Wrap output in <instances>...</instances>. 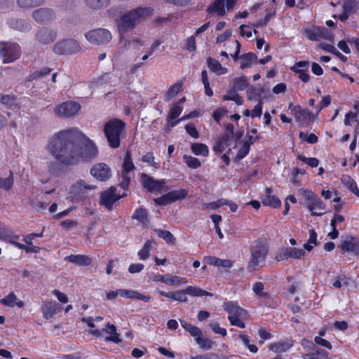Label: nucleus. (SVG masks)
<instances>
[{
  "label": "nucleus",
  "mask_w": 359,
  "mask_h": 359,
  "mask_svg": "<svg viewBox=\"0 0 359 359\" xmlns=\"http://www.w3.org/2000/svg\"><path fill=\"white\" fill-rule=\"evenodd\" d=\"M85 139V135L78 128L61 130L52 138L48 150L60 163L74 165L79 163L78 149Z\"/></svg>",
  "instance_id": "f257e3e1"
},
{
  "label": "nucleus",
  "mask_w": 359,
  "mask_h": 359,
  "mask_svg": "<svg viewBox=\"0 0 359 359\" xmlns=\"http://www.w3.org/2000/svg\"><path fill=\"white\" fill-rule=\"evenodd\" d=\"M151 14L152 10L150 8L138 7L122 15L116 20L120 41L123 40V35L126 33L131 31L136 25L151 16Z\"/></svg>",
  "instance_id": "f03ea898"
},
{
  "label": "nucleus",
  "mask_w": 359,
  "mask_h": 359,
  "mask_svg": "<svg viewBox=\"0 0 359 359\" xmlns=\"http://www.w3.org/2000/svg\"><path fill=\"white\" fill-rule=\"evenodd\" d=\"M104 133L110 147L118 148L121 139L126 135V123L120 119H112L104 126Z\"/></svg>",
  "instance_id": "7ed1b4c3"
},
{
  "label": "nucleus",
  "mask_w": 359,
  "mask_h": 359,
  "mask_svg": "<svg viewBox=\"0 0 359 359\" xmlns=\"http://www.w3.org/2000/svg\"><path fill=\"white\" fill-rule=\"evenodd\" d=\"M269 252V250L267 245L262 243V242H256L251 248V255L247 267L248 271H254L262 266Z\"/></svg>",
  "instance_id": "20e7f679"
},
{
  "label": "nucleus",
  "mask_w": 359,
  "mask_h": 359,
  "mask_svg": "<svg viewBox=\"0 0 359 359\" xmlns=\"http://www.w3.org/2000/svg\"><path fill=\"white\" fill-rule=\"evenodd\" d=\"M299 193L304 198V204L311 212L313 216H321L324 213L317 212L316 210L323 211L325 210V204L321 201V199L314 194L312 191L300 189Z\"/></svg>",
  "instance_id": "39448f33"
},
{
  "label": "nucleus",
  "mask_w": 359,
  "mask_h": 359,
  "mask_svg": "<svg viewBox=\"0 0 359 359\" xmlns=\"http://www.w3.org/2000/svg\"><path fill=\"white\" fill-rule=\"evenodd\" d=\"M85 38L93 45L102 46L108 44L111 41L112 34L107 29L97 28L87 32Z\"/></svg>",
  "instance_id": "423d86ee"
},
{
  "label": "nucleus",
  "mask_w": 359,
  "mask_h": 359,
  "mask_svg": "<svg viewBox=\"0 0 359 359\" xmlns=\"http://www.w3.org/2000/svg\"><path fill=\"white\" fill-rule=\"evenodd\" d=\"M79 162H90L98 156V149L95 144L85 136L82 144H79Z\"/></svg>",
  "instance_id": "0eeeda50"
},
{
  "label": "nucleus",
  "mask_w": 359,
  "mask_h": 359,
  "mask_svg": "<svg viewBox=\"0 0 359 359\" xmlns=\"http://www.w3.org/2000/svg\"><path fill=\"white\" fill-rule=\"evenodd\" d=\"M82 50L79 43L74 39H66L56 43L53 47V52L59 55H74Z\"/></svg>",
  "instance_id": "6e6552de"
},
{
  "label": "nucleus",
  "mask_w": 359,
  "mask_h": 359,
  "mask_svg": "<svg viewBox=\"0 0 359 359\" xmlns=\"http://www.w3.org/2000/svg\"><path fill=\"white\" fill-rule=\"evenodd\" d=\"M80 103L75 101H66L57 105L54 109V114L63 118H70L77 116L81 111Z\"/></svg>",
  "instance_id": "1a4fd4ad"
},
{
  "label": "nucleus",
  "mask_w": 359,
  "mask_h": 359,
  "mask_svg": "<svg viewBox=\"0 0 359 359\" xmlns=\"http://www.w3.org/2000/svg\"><path fill=\"white\" fill-rule=\"evenodd\" d=\"M0 54L4 63H10L19 58L21 49L18 43L0 42Z\"/></svg>",
  "instance_id": "9d476101"
},
{
  "label": "nucleus",
  "mask_w": 359,
  "mask_h": 359,
  "mask_svg": "<svg viewBox=\"0 0 359 359\" xmlns=\"http://www.w3.org/2000/svg\"><path fill=\"white\" fill-rule=\"evenodd\" d=\"M126 194L119 195L116 194V189L111 187L106 191H103L100 197L99 203L100 205L104 207L106 209L111 210L113 208V205L120 198L125 196Z\"/></svg>",
  "instance_id": "9b49d317"
},
{
  "label": "nucleus",
  "mask_w": 359,
  "mask_h": 359,
  "mask_svg": "<svg viewBox=\"0 0 359 359\" xmlns=\"http://www.w3.org/2000/svg\"><path fill=\"white\" fill-rule=\"evenodd\" d=\"M305 34L309 39L312 41L325 39L332 41L334 39L332 32L323 27H314L305 29Z\"/></svg>",
  "instance_id": "f8f14e48"
},
{
  "label": "nucleus",
  "mask_w": 359,
  "mask_h": 359,
  "mask_svg": "<svg viewBox=\"0 0 359 359\" xmlns=\"http://www.w3.org/2000/svg\"><path fill=\"white\" fill-rule=\"evenodd\" d=\"M305 255L303 249L296 248H282L276 254L275 259L278 262L288 259L290 258L300 259Z\"/></svg>",
  "instance_id": "ddd939ff"
},
{
  "label": "nucleus",
  "mask_w": 359,
  "mask_h": 359,
  "mask_svg": "<svg viewBox=\"0 0 359 359\" xmlns=\"http://www.w3.org/2000/svg\"><path fill=\"white\" fill-rule=\"evenodd\" d=\"M57 32L50 27L40 28L35 34V40L41 45H48L55 41Z\"/></svg>",
  "instance_id": "4468645a"
},
{
  "label": "nucleus",
  "mask_w": 359,
  "mask_h": 359,
  "mask_svg": "<svg viewBox=\"0 0 359 359\" xmlns=\"http://www.w3.org/2000/svg\"><path fill=\"white\" fill-rule=\"evenodd\" d=\"M141 182L145 189L152 193L161 191L166 184L165 180H156L146 174L141 175Z\"/></svg>",
  "instance_id": "2eb2a0df"
},
{
  "label": "nucleus",
  "mask_w": 359,
  "mask_h": 359,
  "mask_svg": "<svg viewBox=\"0 0 359 359\" xmlns=\"http://www.w3.org/2000/svg\"><path fill=\"white\" fill-rule=\"evenodd\" d=\"M96 186L87 184L82 180H78L70 187V194L75 198H83L89 190H94Z\"/></svg>",
  "instance_id": "dca6fc26"
},
{
  "label": "nucleus",
  "mask_w": 359,
  "mask_h": 359,
  "mask_svg": "<svg viewBox=\"0 0 359 359\" xmlns=\"http://www.w3.org/2000/svg\"><path fill=\"white\" fill-rule=\"evenodd\" d=\"M236 1V0H215L208 8V12L222 16L225 14V7L228 11L231 10L234 6Z\"/></svg>",
  "instance_id": "f3484780"
},
{
  "label": "nucleus",
  "mask_w": 359,
  "mask_h": 359,
  "mask_svg": "<svg viewBox=\"0 0 359 359\" xmlns=\"http://www.w3.org/2000/svg\"><path fill=\"white\" fill-rule=\"evenodd\" d=\"M90 174L101 182L108 180L111 175L110 168L104 163L95 164L90 169Z\"/></svg>",
  "instance_id": "a211bd4d"
},
{
  "label": "nucleus",
  "mask_w": 359,
  "mask_h": 359,
  "mask_svg": "<svg viewBox=\"0 0 359 359\" xmlns=\"http://www.w3.org/2000/svg\"><path fill=\"white\" fill-rule=\"evenodd\" d=\"M32 18L40 24H46L56 18L55 12L48 8H41L32 13Z\"/></svg>",
  "instance_id": "6ab92c4d"
},
{
  "label": "nucleus",
  "mask_w": 359,
  "mask_h": 359,
  "mask_svg": "<svg viewBox=\"0 0 359 359\" xmlns=\"http://www.w3.org/2000/svg\"><path fill=\"white\" fill-rule=\"evenodd\" d=\"M120 43H122V46L114 53V57L116 58H118L125 51L130 49L133 47L135 49H139L141 46L144 45L143 41L137 38V37H132L130 39H125L123 36V40L121 41L119 40Z\"/></svg>",
  "instance_id": "aec40b11"
},
{
  "label": "nucleus",
  "mask_w": 359,
  "mask_h": 359,
  "mask_svg": "<svg viewBox=\"0 0 359 359\" xmlns=\"http://www.w3.org/2000/svg\"><path fill=\"white\" fill-rule=\"evenodd\" d=\"M289 109H291L296 121L301 123L310 122L313 120V115L308 109H303L299 105L292 104L290 105Z\"/></svg>",
  "instance_id": "412c9836"
},
{
  "label": "nucleus",
  "mask_w": 359,
  "mask_h": 359,
  "mask_svg": "<svg viewBox=\"0 0 359 359\" xmlns=\"http://www.w3.org/2000/svg\"><path fill=\"white\" fill-rule=\"evenodd\" d=\"M342 250L348 252H353L355 255H359V238L353 236H346L340 244Z\"/></svg>",
  "instance_id": "4be33fe9"
},
{
  "label": "nucleus",
  "mask_w": 359,
  "mask_h": 359,
  "mask_svg": "<svg viewBox=\"0 0 359 359\" xmlns=\"http://www.w3.org/2000/svg\"><path fill=\"white\" fill-rule=\"evenodd\" d=\"M118 293L119 296L123 298L139 299L144 302H149L152 300L151 296L132 290L118 289Z\"/></svg>",
  "instance_id": "5701e85b"
},
{
  "label": "nucleus",
  "mask_w": 359,
  "mask_h": 359,
  "mask_svg": "<svg viewBox=\"0 0 359 359\" xmlns=\"http://www.w3.org/2000/svg\"><path fill=\"white\" fill-rule=\"evenodd\" d=\"M223 309L226 311L228 316H246L247 311L240 307L237 303L234 302H226L223 304Z\"/></svg>",
  "instance_id": "b1692460"
},
{
  "label": "nucleus",
  "mask_w": 359,
  "mask_h": 359,
  "mask_svg": "<svg viewBox=\"0 0 359 359\" xmlns=\"http://www.w3.org/2000/svg\"><path fill=\"white\" fill-rule=\"evenodd\" d=\"M262 203L264 205L271 206L274 208L279 207L281 203L280 201L272 194V190L269 188H266L264 190L262 196Z\"/></svg>",
  "instance_id": "393cba45"
},
{
  "label": "nucleus",
  "mask_w": 359,
  "mask_h": 359,
  "mask_svg": "<svg viewBox=\"0 0 359 359\" xmlns=\"http://www.w3.org/2000/svg\"><path fill=\"white\" fill-rule=\"evenodd\" d=\"M43 316L46 319L52 318L58 311V305L52 301H46L41 306Z\"/></svg>",
  "instance_id": "a878e982"
},
{
  "label": "nucleus",
  "mask_w": 359,
  "mask_h": 359,
  "mask_svg": "<svg viewBox=\"0 0 359 359\" xmlns=\"http://www.w3.org/2000/svg\"><path fill=\"white\" fill-rule=\"evenodd\" d=\"M293 346L292 339L280 340L278 342L271 344L269 349L275 353H283L287 351Z\"/></svg>",
  "instance_id": "bb28decb"
},
{
  "label": "nucleus",
  "mask_w": 359,
  "mask_h": 359,
  "mask_svg": "<svg viewBox=\"0 0 359 359\" xmlns=\"http://www.w3.org/2000/svg\"><path fill=\"white\" fill-rule=\"evenodd\" d=\"M65 260L78 266H89L93 262L89 257L81 255H71L66 257Z\"/></svg>",
  "instance_id": "cd10ccee"
},
{
  "label": "nucleus",
  "mask_w": 359,
  "mask_h": 359,
  "mask_svg": "<svg viewBox=\"0 0 359 359\" xmlns=\"http://www.w3.org/2000/svg\"><path fill=\"white\" fill-rule=\"evenodd\" d=\"M9 27L12 29L20 31L28 32L32 29L31 25L25 20L13 18L8 21Z\"/></svg>",
  "instance_id": "c85d7f7f"
},
{
  "label": "nucleus",
  "mask_w": 359,
  "mask_h": 359,
  "mask_svg": "<svg viewBox=\"0 0 359 359\" xmlns=\"http://www.w3.org/2000/svg\"><path fill=\"white\" fill-rule=\"evenodd\" d=\"M0 303L9 307L17 306L18 308H22L24 306V302L19 300L13 292H10L4 298L0 299Z\"/></svg>",
  "instance_id": "c756f323"
},
{
  "label": "nucleus",
  "mask_w": 359,
  "mask_h": 359,
  "mask_svg": "<svg viewBox=\"0 0 359 359\" xmlns=\"http://www.w3.org/2000/svg\"><path fill=\"white\" fill-rule=\"evenodd\" d=\"M204 259L208 264L216 266L229 269L233 266V262L230 259H222L212 256L205 257Z\"/></svg>",
  "instance_id": "7c9ffc66"
},
{
  "label": "nucleus",
  "mask_w": 359,
  "mask_h": 359,
  "mask_svg": "<svg viewBox=\"0 0 359 359\" xmlns=\"http://www.w3.org/2000/svg\"><path fill=\"white\" fill-rule=\"evenodd\" d=\"M208 68L217 75H222L227 73L228 69L222 67L220 62L212 57H208L206 60Z\"/></svg>",
  "instance_id": "2f4dec72"
},
{
  "label": "nucleus",
  "mask_w": 359,
  "mask_h": 359,
  "mask_svg": "<svg viewBox=\"0 0 359 359\" xmlns=\"http://www.w3.org/2000/svg\"><path fill=\"white\" fill-rule=\"evenodd\" d=\"M102 331L109 334V337L105 338V341H113L116 344H118L121 341L120 334L116 332L115 325L107 323L106 328L102 330Z\"/></svg>",
  "instance_id": "473e14b6"
},
{
  "label": "nucleus",
  "mask_w": 359,
  "mask_h": 359,
  "mask_svg": "<svg viewBox=\"0 0 359 359\" xmlns=\"http://www.w3.org/2000/svg\"><path fill=\"white\" fill-rule=\"evenodd\" d=\"M241 60V68L242 69L250 67L252 64L257 61V55L253 53L243 54L240 57Z\"/></svg>",
  "instance_id": "72a5a7b5"
},
{
  "label": "nucleus",
  "mask_w": 359,
  "mask_h": 359,
  "mask_svg": "<svg viewBox=\"0 0 359 359\" xmlns=\"http://www.w3.org/2000/svg\"><path fill=\"white\" fill-rule=\"evenodd\" d=\"M181 325L182 327L189 332V334L195 337L196 339L199 338L201 336H202L203 332L201 330V329L194 325H191L184 320H180Z\"/></svg>",
  "instance_id": "f704fd0d"
},
{
  "label": "nucleus",
  "mask_w": 359,
  "mask_h": 359,
  "mask_svg": "<svg viewBox=\"0 0 359 359\" xmlns=\"http://www.w3.org/2000/svg\"><path fill=\"white\" fill-rule=\"evenodd\" d=\"M191 151L197 156H208L209 154L208 147L203 143H194L191 147Z\"/></svg>",
  "instance_id": "c9c22d12"
},
{
  "label": "nucleus",
  "mask_w": 359,
  "mask_h": 359,
  "mask_svg": "<svg viewBox=\"0 0 359 359\" xmlns=\"http://www.w3.org/2000/svg\"><path fill=\"white\" fill-rule=\"evenodd\" d=\"M109 4V0H86V6L93 10L102 9L107 7Z\"/></svg>",
  "instance_id": "e433bc0d"
},
{
  "label": "nucleus",
  "mask_w": 359,
  "mask_h": 359,
  "mask_svg": "<svg viewBox=\"0 0 359 359\" xmlns=\"http://www.w3.org/2000/svg\"><path fill=\"white\" fill-rule=\"evenodd\" d=\"M257 138H253L252 136L249 137L250 142H245L243 146L240 148L236 156V160H241L250 151V144H252Z\"/></svg>",
  "instance_id": "4c0bfd02"
},
{
  "label": "nucleus",
  "mask_w": 359,
  "mask_h": 359,
  "mask_svg": "<svg viewBox=\"0 0 359 359\" xmlns=\"http://www.w3.org/2000/svg\"><path fill=\"white\" fill-rule=\"evenodd\" d=\"M187 283V280L185 278L166 274V280H165L166 285L179 286Z\"/></svg>",
  "instance_id": "58836bf2"
},
{
  "label": "nucleus",
  "mask_w": 359,
  "mask_h": 359,
  "mask_svg": "<svg viewBox=\"0 0 359 359\" xmlns=\"http://www.w3.org/2000/svg\"><path fill=\"white\" fill-rule=\"evenodd\" d=\"M341 181L351 192L359 196V189L357 184L350 176H343Z\"/></svg>",
  "instance_id": "ea45409f"
},
{
  "label": "nucleus",
  "mask_w": 359,
  "mask_h": 359,
  "mask_svg": "<svg viewBox=\"0 0 359 359\" xmlns=\"http://www.w3.org/2000/svg\"><path fill=\"white\" fill-rule=\"evenodd\" d=\"M248 85V79L246 76H242L236 78L233 81V88L234 90H243Z\"/></svg>",
  "instance_id": "a19ab883"
},
{
  "label": "nucleus",
  "mask_w": 359,
  "mask_h": 359,
  "mask_svg": "<svg viewBox=\"0 0 359 359\" xmlns=\"http://www.w3.org/2000/svg\"><path fill=\"white\" fill-rule=\"evenodd\" d=\"M187 294L194 297L212 296V294L197 287L189 286L186 288Z\"/></svg>",
  "instance_id": "79ce46f5"
},
{
  "label": "nucleus",
  "mask_w": 359,
  "mask_h": 359,
  "mask_svg": "<svg viewBox=\"0 0 359 359\" xmlns=\"http://www.w3.org/2000/svg\"><path fill=\"white\" fill-rule=\"evenodd\" d=\"M135 170V165L131 158V154L129 151H126L123 163V172L129 173Z\"/></svg>",
  "instance_id": "37998d69"
},
{
  "label": "nucleus",
  "mask_w": 359,
  "mask_h": 359,
  "mask_svg": "<svg viewBox=\"0 0 359 359\" xmlns=\"http://www.w3.org/2000/svg\"><path fill=\"white\" fill-rule=\"evenodd\" d=\"M229 138V135H225L220 138L213 147L214 151L217 154L223 152L227 147V141Z\"/></svg>",
  "instance_id": "c03bdc74"
},
{
  "label": "nucleus",
  "mask_w": 359,
  "mask_h": 359,
  "mask_svg": "<svg viewBox=\"0 0 359 359\" xmlns=\"http://www.w3.org/2000/svg\"><path fill=\"white\" fill-rule=\"evenodd\" d=\"M227 203V199L220 198L216 201L204 203L203 205V208L204 210H216L223 205H225Z\"/></svg>",
  "instance_id": "a18cd8bd"
},
{
  "label": "nucleus",
  "mask_w": 359,
  "mask_h": 359,
  "mask_svg": "<svg viewBox=\"0 0 359 359\" xmlns=\"http://www.w3.org/2000/svg\"><path fill=\"white\" fill-rule=\"evenodd\" d=\"M183 159L184 162L187 163V166L192 169H196L201 165V163L196 157H193L191 156L184 155L183 156Z\"/></svg>",
  "instance_id": "49530a36"
},
{
  "label": "nucleus",
  "mask_w": 359,
  "mask_h": 359,
  "mask_svg": "<svg viewBox=\"0 0 359 359\" xmlns=\"http://www.w3.org/2000/svg\"><path fill=\"white\" fill-rule=\"evenodd\" d=\"M151 244L152 243L149 240L144 244L143 248L138 252V256L140 259L145 260L149 257Z\"/></svg>",
  "instance_id": "de8ad7c7"
},
{
  "label": "nucleus",
  "mask_w": 359,
  "mask_h": 359,
  "mask_svg": "<svg viewBox=\"0 0 359 359\" xmlns=\"http://www.w3.org/2000/svg\"><path fill=\"white\" fill-rule=\"evenodd\" d=\"M133 218L137 219L142 224H147L148 222L147 212L143 208H139L134 212Z\"/></svg>",
  "instance_id": "09e8293b"
},
{
  "label": "nucleus",
  "mask_w": 359,
  "mask_h": 359,
  "mask_svg": "<svg viewBox=\"0 0 359 359\" xmlns=\"http://www.w3.org/2000/svg\"><path fill=\"white\" fill-rule=\"evenodd\" d=\"M264 287V284L262 282H256L252 286V290L259 297L268 298L269 294L263 291Z\"/></svg>",
  "instance_id": "8fccbe9b"
},
{
  "label": "nucleus",
  "mask_w": 359,
  "mask_h": 359,
  "mask_svg": "<svg viewBox=\"0 0 359 359\" xmlns=\"http://www.w3.org/2000/svg\"><path fill=\"white\" fill-rule=\"evenodd\" d=\"M172 201L173 202L182 200L184 198L187 196V191L184 189H178V190H173L172 191L168 192Z\"/></svg>",
  "instance_id": "3c124183"
},
{
  "label": "nucleus",
  "mask_w": 359,
  "mask_h": 359,
  "mask_svg": "<svg viewBox=\"0 0 359 359\" xmlns=\"http://www.w3.org/2000/svg\"><path fill=\"white\" fill-rule=\"evenodd\" d=\"M43 3V0H18V4L22 8L36 7Z\"/></svg>",
  "instance_id": "603ef678"
},
{
  "label": "nucleus",
  "mask_w": 359,
  "mask_h": 359,
  "mask_svg": "<svg viewBox=\"0 0 359 359\" xmlns=\"http://www.w3.org/2000/svg\"><path fill=\"white\" fill-rule=\"evenodd\" d=\"M196 341L199 347L205 351L210 350L212 346V341L208 338H203L201 336L199 338L196 339Z\"/></svg>",
  "instance_id": "864d4df0"
},
{
  "label": "nucleus",
  "mask_w": 359,
  "mask_h": 359,
  "mask_svg": "<svg viewBox=\"0 0 359 359\" xmlns=\"http://www.w3.org/2000/svg\"><path fill=\"white\" fill-rule=\"evenodd\" d=\"M51 69L48 67H43L29 75V80H35L50 74Z\"/></svg>",
  "instance_id": "5fc2aeb1"
},
{
  "label": "nucleus",
  "mask_w": 359,
  "mask_h": 359,
  "mask_svg": "<svg viewBox=\"0 0 359 359\" xmlns=\"http://www.w3.org/2000/svg\"><path fill=\"white\" fill-rule=\"evenodd\" d=\"M1 102L4 105H6L13 109H17V104L15 103V100L14 97H13V96H10L8 95H3L1 97Z\"/></svg>",
  "instance_id": "6e6d98bb"
},
{
  "label": "nucleus",
  "mask_w": 359,
  "mask_h": 359,
  "mask_svg": "<svg viewBox=\"0 0 359 359\" xmlns=\"http://www.w3.org/2000/svg\"><path fill=\"white\" fill-rule=\"evenodd\" d=\"M187 293L186 292V289L184 290L172 292V295H171L170 299H174L175 301H178V302H187Z\"/></svg>",
  "instance_id": "4d7b16f0"
},
{
  "label": "nucleus",
  "mask_w": 359,
  "mask_h": 359,
  "mask_svg": "<svg viewBox=\"0 0 359 359\" xmlns=\"http://www.w3.org/2000/svg\"><path fill=\"white\" fill-rule=\"evenodd\" d=\"M182 111V107L179 104H174L170 110L168 118L173 120L177 118Z\"/></svg>",
  "instance_id": "13d9d810"
},
{
  "label": "nucleus",
  "mask_w": 359,
  "mask_h": 359,
  "mask_svg": "<svg viewBox=\"0 0 359 359\" xmlns=\"http://www.w3.org/2000/svg\"><path fill=\"white\" fill-rule=\"evenodd\" d=\"M13 184V177L12 173L6 179L0 178V187L5 189H10Z\"/></svg>",
  "instance_id": "bf43d9fd"
},
{
  "label": "nucleus",
  "mask_w": 359,
  "mask_h": 359,
  "mask_svg": "<svg viewBox=\"0 0 359 359\" xmlns=\"http://www.w3.org/2000/svg\"><path fill=\"white\" fill-rule=\"evenodd\" d=\"M239 337L241 341H243V344L248 348L250 352L254 353L257 352L258 348L257 347L256 345L250 344V340L247 335L240 334Z\"/></svg>",
  "instance_id": "052dcab7"
},
{
  "label": "nucleus",
  "mask_w": 359,
  "mask_h": 359,
  "mask_svg": "<svg viewBox=\"0 0 359 359\" xmlns=\"http://www.w3.org/2000/svg\"><path fill=\"white\" fill-rule=\"evenodd\" d=\"M309 66V62L308 61H299L291 67V70L298 73L304 71V69H308Z\"/></svg>",
  "instance_id": "680f3d73"
},
{
  "label": "nucleus",
  "mask_w": 359,
  "mask_h": 359,
  "mask_svg": "<svg viewBox=\"0 0 359 359\" xmlns=\"http://www.w3.org/2000/svg\"><path fill=\"white\" fill-rule=\"evenodd\" d=\"M154 202L156 204L161 205H165L173 203V201H172V199L170 198L169 193H168L159 198H154Z\"/></svg>",
  "instance_id": "e2e57ef3"
},
{
  "label": "nucleus",
  "mask_w": 359,
  "mask_h": 359,
  "mask_svg": "<svg viewBox=\"0 0 359 359\" xmlns=\"http://www.w3.org/2000/svg\"><path fill=\"white\" fill-rule=\"evenodd\" d=\"M316 353L320 354L322 357L321 358H318L316 357V354H306L304 356V359H328V353L323 349L318 348L316 350Z\"/></svg>",
  "instance_id": "0e129e2a"
},
{
  "label": "nucleus",
  "mask_w": 359,
  "mask_h": 359,
  "mask_svg": "<svg viewBox=\"0 0 359 359\" xmlns=\"http://www.w3.org/2000/svg\"><path fill=\"white\" fill-rule=\"evenodd\" d=\"M299 138L302 140H306L307 142L310 144H315L318 141V137L313 133H311L310 135H308L307 134L303 132H300Z\"/></svg>",
  "instance_id": "69168bd1"
},
{
  "label": "nucleus",
  "mask_w": 359,
  "mask_h": 359,
  "mask_svg": "<svg viewBox=\"0 0 359 359\" xmlns=\"http://www.w3.org/2000/svg\"><path fill=\"white\" fill-rule=\"evenodd\" d=\"M182 89V85L180 83H175L172 85L167 92V96L169 98L175 97Z\"/></svg>",
  "instance_id": "338daca9"
},
{
  "label": "nucleus",
  "mask_w": 359,
  "mask_h": 359,
  "mask_svg": "<svg viewBox=\"0 0 359 359\" xmlns=\"http://www.w3.org/2000/svg\"><path fill=\"white\" fill-rule=\"evenodd\" d=\"M78 223L76 220L66 219L60 222V226L65 230L69 231L77 226Z\"/></svg>",
  "instance_id": "774afa93"
}]
</instances>
